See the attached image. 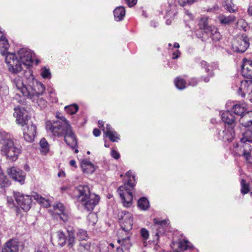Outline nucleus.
<instances>
[{
  "label": "nucleus",
  "instance_id": "e433bc0d",
  "mask_svg": "<svg viewBox=\"0 0 252 252\" xmlns=\"http://www.w3.org/2000/svg\"><path fill=\"white\" fill-rule=\"evenodd\" d=\"M219 19L220 23L224 25H228L235 20V17L233 15H229L228 16L220 15L219 16Z\"/></svg>",
  "mask_w": 252,
  "mask_h": 252
},
{
  "label": "nucleus",
  "instance_id": "37998d69",
  "mask_svg": "<svg viewBox=\"0 0 252 252\" xmlns=\"http://www.w3.org/2000/svg\"><path fill=\"white\" fill-rule=\"evenodd\" d=\"M190 244L188 240H184L179 242V247L182 250H186L190 247Z\"/></svg>",
  "mask_w": 252,
  "mask_h": 252
},
{
  "label": "nucleus",
  "instance_id": "8fccbe9b",
  "mask_svg": "<svg viewBox=\"0 0 252 252\" xmlns=\"http://www.w3.org/2000/svg\"><path fill=\"white\" fill-rule=\"evenodd\" d=\"M226 8L230 12H234L236 11L237 7L235 6L234 4L232 5H229L228 4H226Z\"/></svg>",
  "mask_w": 252,
  "mask_h": 252
},
{
  "label": "nucleus",
  "instance_id": "9b49d317",
  "mask_svg": "<svg viewBox=\"0 0 252 252\" xmlns=\"http://www.w3.org/2000/svg\"><path fill=\"white\" fill-rule=\"evenodd\" d=\"M17 54L24 65L29 66L32 64V53L30 50L27 48H22L19 50Z\"/></svg>",
  "mask_w": 252,
  "mask_h": 252
},
{
  "label": "nucleus",
  "instance_id": "39448f33",
  "mask_svg": "<svg viewBox=\"0 0 252 252\" xmlns=\"http://www.w3.org/2000/svg\"><path fill=\"white\" fill-rule=\"evenodd\" d=\"M58 244L61 247L66 245L68 249H73L75 243V231L73 228L67 230L66 235L63 231H58L57 232Z\"/></svg>",
  "mask_w": 252,
  "mask_h": 252
},
{
  "label": "nucleus",
  "instance_id": "cd10ccee",
  "mask_svg": "<svg viewBox=\"0 0 252 252\" xmlns=\"http://www.w3.org/2000/svg\"><path fill=\"white\" fill-rule=\"evenodd\" d=\"M114 248L113 244H109L105 241L100 242L98 246L100 252H113Z\"/></svg>",
  "mask_w": 252,
  "mask_h": 252
},
{
  "label": "nucleus",
  "instance_id": "4be33fe9",
  "mask_svg": "<svg viewBox=\"0 0 252 252\" xmlns=\"http://www.w3.org/2000/svg\"><path fill=\"white\" fill-rule=\"evenodd\" d=\"M241 72L244 77L252 78V61L247 59L243 60Z\"/></svg>",
  "mask_w": 252,
  "mask_h": 252
},
{
  "label": "nucleus",
  "instance_id": "1a4fd4ad",
  "mask_svg": "<svg viewBox=\"0 0 252 252\" xmlns=\"http://www.w3.org/2000/svg\"><path fill=\"white\" fill-rule=\"evenodd\" d=\"M249 38L242 35L233 42L232 46L234 50L237 52L243 53L249 47Z\"/></svg>",
  "mask_w": 252,
  "mask_h": 252
},
{
  "label": "nucleus",
  "instance_id": "aec40b11",
  "mask_svg": "<svg viewBox=\"0 0 252 252\" xmlns=\"http://www.w3.org/2000/svg\"><path fill=\"white\" fill-rule=\"evenodd\" d=\"M154 222L157 230L156 235L159 236L164 234L165 229L169 224V220H159L158 219L155 218L154 219Z\"/></svg>",
  "mask_w": 252,
  "mask_h": 252
},
{
  "label": "nucleus",
  "instance_id": "4c0bfd02",
  "mask_svg": "<svg viewBox=\"0 0 252 252\" xmlns=\"http://www.w3.org/2000/svg\"><path fill=\"white\" fill-rule=\"evenodd\" d=\"M39 144L41 148V152L44 155L46 154L49 150V145L47 141L45 138H42L41 139L39 142Z\"/></svg>",
  "mask_w": 252,
  "mask_h": 252
},
{
  "label": "nucleus",
  "instance_id": "a211bd4d",
  "mask_svg": "<svg viewBox=\"0 0 252 252\" xmlns=\"http://www.w3.org/2000/svg\"><path fill=\"white\" fill-rule=\"evenodd\" d=\"M7 173L14 180L19 182L21 184H24L26 175L22 170L12 167L8 169Z\"/></svg>",
  "mask_w": 252,
  "mask_h": 252
},
{
  "label": "nucleus",
  "instance_id": "5701e85b",
  "mask_svg": "<svg viewBox=\"0 0 252 252\" xmlns=\"http://www.w3.org/2000/svg\"><path fill=\"white\" fill-rule=\"evenodd\" d=\"M219 135L220 137L222 138L223 140L228 142L231 141L235 136V133L233 126H226L224 130H223L221 132L219 133Z\"/></svg>",
  "mask_w": 252,
  "mask_h": 252
},
{
  "label": "nucleus",
  "instance_id": "79ce46f5",
  "mask_svg": "<svg viewBox=\"0 0 252 252\" xmlns=\"http://www.w3.org/2000/svg\"><path fill=\"white\" fill-rule=\"evenodd\" d=\"M65 111L69 114H75L78 110V107L76 104H72L65 107Z\"/></svg>",
  "mask_w": 252,
  "mask_h": 252
},
{
  "label": "nucleus",
  "instance_id": "603ef678",
  "mask_svg": "<svg viewBox=\"0 0 252 252\" xmlns=\"http://www.w3.org/2000/svg\"><path fill=\"white\" fill-rule=\"evenodd\" d=\"M125 1L129 7L135 5L137 2V0H125Z\"/></svg>",
  "mask_w": 252,
  "mask_h": 252
},
{
  "label": "nucleus",
  "instance_id": "f704fd0d",
  "mask_svg": "<svg viewBox=\"0 0 252 252\" xmlns=\"http://www.w3.org/2000/svg\"><path fill=\"white\" fill-rule=\"evenodd\" d=\"M139 208L144 211L148 210L150 207V204L148 200L146 197L140 198L137 202Z\"/></svg>",
  "mask_w": 252,
  "mask_h": 252
},
{
  "label": "nucleus",
  "instance_id": "bf43d9fd",
  "mask_svg": "<svg viewBox=\"0 0 252 252\" xmlns=\"http://www.w3.org/2000/svg\"><path fill=\"white\" fill-rule=\"evenodd\" d=\"M241 185H242V189H249V187L247 185V184L245 183L244 180H243L242 181Z\"/></svg>",
  "mask_w": 252,
  "mask_h": 252
},
{
  "label": "nucleus",
  "instance_id": "f8f14e48",
  "mask_svg": "<svg viewBox=\"0 0 252 252\" xmlns=\"http://www.w3.org/2000/svg\"><path fill=\"white\" fill-rule=\"evenodd\" d=\"M65 125H66V132L64 134V141L69 147L74 149L77 146L76 137L73 132L69 124L65 123Z\"/></svg>",
  "mask_w": 252,
  "mask_h": 252
},
{
  "label": "nucleus",
  "instance_id": "ea45409f",
  "mask_svg": "<svg viewBox=\"0 0 252 252\" xmlns=\"http://www.w3.org/2000/svg\"><path fill=\"white\" fill-rule=\"evenodd\" d=\"M76 235L79 241L86 240L88 238L87 232L83 229L78 230Z\"/></svg>",
  "mask_w": 252,
  "mask_h": 252
},
{
  "label": "nucleus",
  "instance_id": "0eeeda50",
  "mask_svg": "<svg viewBox=\"0 0 252 252\" xmlns=\"http://www.w3.org/2000/svg\"><path fill=\"white\" fill-rule=\"evenodd\" d=\"M118 217L120 220L122 234L124 232H131L133 222L132 215L125 211L119 212Z\"/></svg>",
  "mask_w": 252,
  "mask_h": 252
},
{
  "label": "nucleus",
  "instance_id": "3c124183",
  "mask_svg": "<svg viewBox=\"0 0 252 252\" xmlns=\"http://www.w3.org/2000/svg\"><path fill=\"white\" fill-rule=\"evenodd\" d=\"M111 154L115 159H118L120 158L119 153L114 150H112Z\"/></svg>",
  "mask_w": 252,
  "mask_h": 252
},
{
  "label": "nucleus",
  "instance_id": "20e7f679",
  "mask_svg": "<svg viewBox=\"0 0 252 252\" xmlns=\"http://www.w3.org/2000/svg\"><path fill=\"white\" fill-rule=\"evenodd\" d=\"M240 140L242 145L240 148L241 153L239 154V155L243 156L247 162L252 163L251 146L247 143L252 142V130L250 129H246L242 132Z\"/></svg>",
  "mask_w": 252,
  "mask_h": 252
},
{
  "label": "nucleus",
  "instance_id": "a878e982",
  "mask_svg": "<svg viewBox=\"0 0 252 252\" xmlns=\"http://www.w3.org/2000/svg\"><path fill=\"white\" fill-rule=\"evenodd\" d=\"M240 122L245 127L252 125V111H248L242 116L240 119Z\"/></svg>",
  "mask_w": 252,
  "mask_h": 252
},
{
  "label": "nucleus",
  "instance_id": "338daca9",
  "mask_svg": "<svg viewBox=\"0 0 252 252\" xmlns=\"http://www.w3.org/2000/svg\"><path fill=\"white\" fill-rule=\"evenodd\" d=\"M64 173L63 172H59L58 174V177H63L64 176Z\"/></svg>",
  "mask_w": 252,
  "mask_h": 252
},
{
  "label": "nucleus",
  "instance_id": "473e14b6",
  "mask_svg": "<svg viewBox=\"0 0 252 252\" xmlns=\"http://www.w3.org/2000/svg\"><path fill=\"white\" fill-rule=\"evenodd\" d=\"M32 196L35 200L45 207H48L51 205V201L49 199H46L37 193L33 194Z\"/></svg>",
  "mask_w": 252,
  "mask_h": 252
},
{
  "label": "nucleus",
  "instance_id": "f03ea898",
  "mask_svg": "<svg viewBox=\"0 0 252 252\" xmlns=\"http://www.w3.org/2000/svg\"><path fill=\"white\" fill-rule=\"evenodd\" d=\"M0 137L2 145L1 148L2 154L6 156L7 158L10 160H16L21 150L15 144L13 138L9 133L4 131H0Z\"/></svg>",
  "mask_w": 252,
  "mask_h": 252
},
{
  "label": "nucleus",
  "instance_id": "6e6d98bb",
  "mask_svg": "<svg viewBox=\"0 0 252 252\" xmlns=\"http://www.w3.org/2000/svg\"><path fill=\"white\" fill-rule=\"evenodd\" d=\"M178 2L182 6H184L188 4H189V0H178Z\"/></svg>",
  "mask_w": 252,
  "mask_h": 252
},
{
  "label": "nucleus",
  "instance_id": "ddd939ff",
  "mask_svg": "<svg viewBox=\"0 0 252 252\" xmlns=\"http://www.w3.org/2000/svg\"><path fill=\"white\" fill-rule=\"evenodd\" d=\"M238 94L244 97L248 94L250 100L252 101V80H245L241 82L238 89Z\"/></svg>",
  "mask_w": 252,
  "mask_h": 252
},
{
  "label": "nucleus",
  "instance_id": "423d86ee",
  "mask_svg": "<svg viewBox=\"0 0 252 252\" xmlns=\"http://www.w3.org/2000/svg\"><path fill=\"white\" fill-rule=\"evenodd\" d=\"M63 122L57 121L52 123L48 121L46 123V127L48 131L51 132L55 136H61L66 132V125L65 123L69 124L68 122L64 117H62Z\"/></svg>",
  "mask_w": 252,
  "mask_h": 252
},
{
  "label": "nucleus",
  "instance_id": "13d9d810",
  "mask_svg": "<svg viewBox=\"0 0 252 252\" xmlns=\"http://www.w3.org/2000/svg\"><path fill=\"white\" fill-rule=\"evenodd\" d=\"M180 55V52L179 50H177L176 52L173 54L172 59H176L178 58Z\"/></svg>",
  "mask_w": 252,
  "mask_h": 252
},
{
  "label": "nucleus",
  "instance_id": "09e8293b",
  "mask_svg": "<svg viewBox=\"0 0 252 252\" xmlns=\"http://www.w3.org/2000/svg\"><path fill=\"white\" fill-rule=\"evenodd\" d=\"M201 65L202 67L206 69L207 72H209V71L212 69V67L206 61H202L201 62Z\"/></svg>",
  "mask_w": 252,
  "mask_h": 252
},
{
  "label": "nucleus",
  "instance_id": "f3484780",
  "mask_svg": "<svg viewBox=\"0 0 252 252\" xmlns=\"http://www.w3.org/2000/svg\"><path fill=\"white\" fill-rule=\"evenodd\" d=\"M23 127V134L24 139L29 142L33 141L36 135V126L32 124L25 125Z\"/></svg>",
  "mask_w": 252,
  "mask_h": 252
},
{
  "label": "nucleus",
  "instance_id": "c756f323",
  "mask_svg": "<svg viewBox=\"0 0 252 252\" xmlns=\"http://www.w3.org/2000/svg\"><path fill=\"white\" fill-rule=\"evenodd\" d=\"M9 48V44L7 39H5L0 31V51L2 55L6 54Z\"/></svg>",
  "mask_w": 252,
  "mask_h": 252
},
{
  "label": "nucleus",
  "instance_id": "0e129e2a",
  "mask_svg": "<svg viewBox=\"0 0 252 252\" xmlns=\"http://www.w3.org/2000/svg\"><path fill=\"white\" fill-rule=\"evenodd\" d=\"M116 252H124V250L122 247H118L116 249Z\"/></svg>",
  "mask_w": 252,
  "mask_h": 252
},
{
  "label": "nucleus",
  "instance_id": "052dcab7",
  "mask_svg": "<svg viewBox=\"0 0 252 252\" xmlns=\"http://www.w3.org/2000/svg\"><path fill=\"white\" fill-rule=\"evenodd\" d=\"M241 190V193L243 195L248 193L250 191L252 190L250 192V194L252 196V190Z\"/></svg>",
  "mask_w": 252,
  "mask_h": 252
},
{
  "label": "nucleus",
  "instance_id": "6e6552de",
  "mask_svg": "<svg viewBox=\"0 0 252 252\" xmlns=\"http://www.w3.org/2000/svg\"><path fill=\"white\" fill-rule=\"evenodd\" d=\"M5 62L8 65L9 71L13 73H18L22 70L23 64L17 54H7Z\"/></svg>",
  "mask_w": 252,
  "mask_h": 252
},
{
  "label": "nucleus",
  "instance_id": "c85d7f7f",
  "mask_svg": "<svg viewBox=\"0 0 252 252\" xmlns=\"http://www.w3.org/2000/svg\"><path fill=\"white\" fill-rule=\"evenodd\" d=\"M114 18L116 21H122L126 14V10L123 6H119L116 8L113 11Z\"/></svg>",
  "mask_w": 252,
  "mask_h": 252
},
{
  "label": "nucleus",
  "instance_id": "49530a36",
  "mask_svg": "<svg viewBox=\"0 0 252 252\" xmlns=\"http://www.w3.org/2000/svg\"><path fill=\"white\" fill-rule=\"evenodd\" d=\"M41 76L44 78H49L51 76V73L49 69L44 68L42 70Z\"/></svg>",
  "mask_w": 252,
  "mask_h": 252
},
{
  "label": "nucleus",
  "instance_id": "c03bdc74",
  "mask_svg": "<svg viewBox=\"0 0 252 252\" xmlns=\"http://www.w3.org/2000/svg\"><path fill=\"white\" fill-rule=\"evenodd\" d=\"M88 220L90 222V224L94 225L96 222V216L94 213H90L88 216Z\"/></svg>",
  "mask_w": 252,
  "mask_h": 252
},
{
  "label": "nucleus",
  "instance_id": "72a5a7b5",
  "mask_svg": "<svg viewBox=\"0 0 252 252\" xmlns=\"http://www.w3.org/2000/svg\"><path fill=\"white\" fill-rule=\"evenodd\" d=\"M199 27L201 29L204 30L205 32L208 33L210 31L208 29H212V27L214 26H209L208 18L204 17L201 19L199 22Z\"/></svg>",
  "mask_w": 252,
  "mask_h": 252
},
{
  "label": "nucleus",
  "instance_id": "412c9836",
  "mask_svg": "<svg viewBox=\"0 0 252 252\" xmlns=\"http://www.w3.org/2000/svg\"><path fill=\"white\" fill-rule=\"evenodd\" d=\"M18 242L13 239H10L5 243L2 249V252H18Z\"/></svg>",
  "mask_w": 252,
  "mask_h": 252
},
{
  "label": "nucleus",
  "instance_id": "5fc2aeb1",
  "mask_svg": "<svg viewBox=\"0 0 252 252\" xmlns=\"http://www.w3.org/2000/svg\"><path fill=\"white\" fill-rule=\"evenodd\" d=\"M37 103H38V105L40 106L41 107H43L44 106L46 105V102L44 100L37 99Z\"/></svg>",
  "mask_w": 252,
  "mask_h": 252
},
{
  "label": "nucleus",
  "instance_id": "dca6fc26",
  "mask_svg": "<svg viewBox=\"0 0 252 252\" xmlns=\"http://www.w3.org/2000/svg\"><path fill=\"white\" fill-rule=\"evenodd\" d=\"M122 203L125 207H130L132 205L133 195L129 190H118Z\"/></svg>",
  "mask_w": 252,
  "mask_h": 252
},
{
  "label": "nucleus",
  "instance_id": "7c9ffc66",
  "mask_svg": "<svg viewBox=\"0 0 252 252\" xmlns=\"http://www.w3.org/2000/svg\"><path fill=\"white\" fill-rule=\"evenodd\" d=\"M126 180H127L126 183H125L126 186V188H133L135 185V176L133 175L132 172L128 171L126 174Z\"/></svg>",
  "mask_w": 252,
  "mask_h": 252
},
{
  "label": "nucleus",
  "instance_id": "58836bf2",
  "mask_svg": "<svg viewBox=\"0 0 252 252\" xmlns=\"http://www.w3.org/2000/svg\"><path fill=\"white\" fill-rule=\"evenodd\" d=\"M176 87L179 90H183L186 88V82L180 77H177L174 81Z\"/></svg>",
  "mask_w": 252,
  "mask_h": 252
},
{
  "label": "nucleus",
  "instance_id": "4468645a",
  "mask_svg": "<svg viewBox=\"0 0 252 252\" xmlns=\"http://www.w3.org/2000/svg\"><path fill=\"white\" fill-rule=\"evenodd\" d=\"M13 115L16 118V121L18 125L22 126L28 125V115L25 109L23 107H15Z\"/></svg>",
  "mask_w": 252,
  "mask_h": 252
},
{
  "label": "nucleus",
  "instance_id": "de8ad7c7",
  "mask_svg": "<svg viewBox=\"0 0 252 252\" xmlns=\"http://www.w3.org/2000/svg\"><path fill=\"white\" fill-rule=\"evenodd\" d=\"M79 247L81 250H84L89 251L91 248V244L88 242L80 243Z\"/></svg>",
  "mask_w": 252,
  "mask_h": 252
},
{
  "label": "nucleus",
  "instance_id": "4d7b16f0",
  "mask_svg": "<svg viewBox=\"0 0 252 252\" xmlns=\"http://www.w3.org/2000/svg\"><path fill=\"white\" fill-rule=\"evenodd\" d=\"M93 134L94 136L97 137L100 134V131L97 128H94L93 130Z\"/></svg>",
  "mask_w": 252,
  "mask_h": 252
},
{
  "label": "nucleus",
  "instance_id": "774afa93",
  "mask_svg": "<svg viewBox=\"0 0 252 252\" xmlns=\"http://www.w3.org/2000/svg\"><path fill=\"white\" fill-rule=\"evenodd\" d=\"M98 124L100 126H99L100 127H104V122L102 121H98Z\"/></svg>",
  "mask_w": 252,
  "mask_h": 252
},
{
  "label": "nucleus",
  "instance_id": "bb28decb",
  "mask_svg": "<svg viewBox=\"0 0 252 252\" xmlns=\"http://www.w3.org/2000/svg\"><path fill=\"white\" fill-rule=\"evenodd\" d=\"M221 119L224 123L228 125V126H233L235 123V117L230 111L224 112L221 115Z\"/></svg>",
  "mask_w": 252,
  "mask_h": 252
},
{
  "label": "nucleus",
  "instance_id": "680f3d73",
  "mask_svg": "<svg viewBox=\"0 0 252 252\" xmlns=\"http://www.w3.org/2000/svg\"><path fill=\"white\" fill-rule=\"evenodd\" d=\"M69 164L71 166L76 167V161L74 160H71L69 162Z\"/></svg>",
  "mask_w": 252,
  "mask_h": 252
},
{
  "label": "nucleus",
  "instance_id": "b1692460",
  "mask_svg": "<svg viewBox=\"0 0 252 252\" xmlns=\"http://www.w3.org/2000/svg\"><path fill=\"white\" fill-rule=\"evenodd\" d=\"M105 135L109 137V139L112 142H116L119 139L117 133L114 130L112 127L107 124L106 127H103L102 129Z\"/></svg>",
  "mask_w": 252,
  "mask_h": 252
},
{
  "label": "nucleus",
  "instance_id": "7ed1b4c3",
  "mask_svg": "<svg viewBox=\"0 0 252 252\" xmlns=\"http://www.w3.org/2000/svg\"><path fill=\"white\" fill-rule=\"evenodd\" d=\"M74 197L80 202L88 211H93L100 200L99 196L91 193L90 190H74Z\"/></svg>",
  "mask_w": 252,
  "mask_h": 252
},
{
  "label": "nucleus",
  "instance_id": "a18cd8bd",
  "mask_svg": "<svg viewBox=\"0 0 252 252\" xmlns=\"http://www.w3.org/2000/svg\"><path fill=\"white\" fill-rule=\"evenodd\" d=\"M140 235L143 240H146L149 237V233L147 229L142 228L140 230Z\"/></svg>",
  "mask_w": 252,
  "mask_h": 252
},
{
  "label": "nucleus",
  "instance_id": "2f4dec72",
  "mask_svg": "<svg viewBox=\"0 0 252 252\" xmlns=\"http://www.w3.org/2000/svg\"><path fill=\"white\" fill-rule=\"evenodd\" d=\"M233 110L235 114L242 116L247 111L245 103L236 104L233 107Z\"/></svg>",
  "mask_w": 252,
  "mask_h": 252
},
{
  "label": "nucleus",
  "instance_id": "c9c22d12",
  "mask_svg": "<svg viewBox=\"0 0 252 252\" xmlns=\"http://www.w3.org/2000/svg\"><path fill=\"white\" fill-rule=\"evenodd\" d=\"M210 31L207 33L210 34V36L213 40L215 41H219L221 37L220 32H218V29L215 27H212V29H209Z\"/></svg>",
  "mask_w": 252,
  "mask_h": 252
},
{
  "label": "nucleus",
  "instance_id": "9d476101",
  "mask_svg": "<svg viewBox=\"0 0 252 252\" xmlns=\"http://www.w3.org/2000/svg\"><path fill=\"white\" fill-rule=\"evenodd\" d=\"M15 199L21 207V208L25 211H28L30 208L32 203V197L30 195H24L20 193L15 194Z\"/></svg>",
  "mask_w": 252,
  "mask_h": 252
},
{
  "label": "nucleus",
  "instance_id": "6ab92c4d",
  "mask_svg": "<svg viewBox=\"0 0 252 252\" xmlns=\"http://www.w3.org/2000/svg\"><path fill=\"white\" fill-rule=\"evenodd\" d=\"M131 235V232H124L122 234V232H120L117 242L126 249H129L132 246L130 240Z\"/></svg>",
  "mask_w": 252,
  "mask_h": 252
},
{
  "label": "nucleus",
  "instance_id": "393cba45",
  "mask_svg": "<svg viewBox=\"0 0 252 252\" xmlns=\"http://www.w3.org/2000/svg\"><path fill=\"white\" fill-rule=\"evenodd\" d=\"M81 166L84 173L88 174H92L95 170L94 165L87 159L82 160Z\"/></svg>",
  "mask_w": 252,
  "mask_h": 252
},
{
  "label": "nucleus",
  "instance_id": "f257e3e1",
  "mask_svg": "<svg viewBox=\"0 0 252 252\" xmlns=\"http://www.w3.org/2000/svg\"><path fill=\"white\" fill-rule=\"evenodd\" d=\"M25 76L27 78L26 83L21 77L17 76L12 80L13 87L23 96L34 101L43 93L45 88L43 84L34 79L30 70L25 72Z\"/></svg>",
  "mask_w": 252,
  "mask_h": 252
},
{
  "label": "nucleus",
  "instance_id": "e2e57ef3",
  "mask_svg": "<svg viewBox=\"0 0 252 252\" xmlns=\"http://www.w3.org/2000/svg\"><path fill=\"white\" fill-rule=\"evenodd\" d=\"M248 12L250 15H252V4L249 6Z\"/></svg>",
  "mask_w": 252,
  "mask_h": 252
},
{
  "label": "nucleus",
  "instance_id": "2eb2a0df",
  "mask_svg": "<svg viewBox=\"0 0 252 252\" xmlns=\"http://www.w3.org/2000/svg\"><path fill=\"white\" fill-rule=\"evenodd\" d=\"M54 217L58 218V216L60 219L64 222L67 220L68 216L67 211L65 210L64 207L62 203L58 202L53 206V214Z\"/></svg>",
  "mask_w": 252,
  "mask_h": 252
},
{
  "label": "nucleus",
  "instance_id": "a19ab883",
  "mask_svg": "<svg viewBox=\"0 0 252 252\" xmlns=\"http://www.w3.org/2000/svg\"><path fill=\"white\" fill-rule=\"evenodd\" d=\"M9 184V180L2 173L0 172V188H6Z\"/></svg>",
  "mask_w": 252,
  "mask_h": 252
},
{
  "label": "nucleus",
  "instance_id": "864d4df0",
  "mask_svg": "<svg viewBox=\"0 0 252 252\" xmlns=\"http://www.w3.org/2000/svg\"><path fill=\"white\" fill-rule=\"evenodd\" d=\"M36 252H49V250L46 246L40 248Z\"/></svg>",
  "mask_w": 252,
  "mask_h": 252
},
{
  "label": "nucleus",
  "instance_id": "69168bd1",
  "mask_svg": "<svg viewBox=\"0 0 252 252\" xmlns=\"http://www.w3.org/2000/svg\"><path fill=\"white\" fill-rule=\"evenodd\" d=\"M62 117H63L62 116V115L61 114V113H57V117L59 119H60L61 120H62V122H63V118L62 119Z\"/></svg>",
  "mask_w": 252,
  "mask_h": 252
}]
</instances>
